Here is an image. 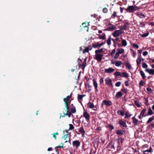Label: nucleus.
Segmentation results:
<instances>
[{
	"label": "nucleus",
	"mask_w": 154,
	"mask_h": 154,
	"mask_svg": "<svg viewBox=\"0 0 154 154\" xmlns=\"http://www.w3.org/2000/svg\"><path fill=\"white\" fill-rule=\"evenodd\" d=\"M132 51H133L132 56L134 57H136V54H136V52L134 51L132 49Z\"/></svg>",
	"instance_id": "56"
},
{
	"label": "nucleus",
	"mask_w": 154,
	"mask_h": 154,
	"mask_svg": "<svg viewBox=\"0 0 154 154\" xmlns=\"http://www.w3.org/2000/svg\"><path fill=\"white\" fill-rule=\"evenodd\" d=\"M136 6H129L125 9L126 11L129 13H133L136 10Z\"/></svg>",
	"instance_id": "2"
},
{
	"label": "nucleus",
	"mask_w": 154,
	"mask_h": 154,
	"mask_svg": "<svg viewBox=\"0 0 154 154\" xmlns=\"http://www.w3.org/2000/svg\"><path fill=\"white\" fill-rule=\"evenodd\" d=\"M139 71L140 74L142 76L143 79H144L146 78V76L145 75V73L142 70H138Z\"/></svg>",
	"instance_id": "20"
},
{
	"label": "nucleus",
	"mask_w": 154,
	"mask_h": 154,
	"mask_svg": "<svg viewBox=\"0 0 154 154\" xmlns=\"http://www.w3.org/2000/svg\"><path fill=\"white\" fill-rule=\"evenodd\" d=\"M122 62L121 61H117L115 63V65L117 67H119L121 66Z\"/></svg>",
	"instance_id": "27"
},
{
	"label": "nucleus",
	"mask_w": 154,
	"mask_h": 154,
	"mask_svg": "<svg viewBox=\"0 0 154 154\" xmlns=\"http://www.w3.org/2000/svg\"><path fill=\"white\" fill-rule=\"evenodd\" d=\"M125 118H128L130 117L131 115L129 113L128 111H127L125 113Z\"/></svg>",
	"instance_id": "35"
},
{
	"label": "nucleus",
	"mask_w": 154,
	"mask_h": 154,
	"mask_svg": "<svg viewBox=\"0 0 154 154\" xmlns=\"http://www.w3.org/2000/svg\"><path fill=\"white\" fill-rule=\"evenodd\" d=\"M122 44L123 46L125 47L127 45V43L125 40L123 39L122 41Z\"/></svg>",
	"instance_id": "30"
},
{
	"label": "nucleus",
	"mask_w": 154,
	"mask_h": 154,
	"mask_svg": "<svg viewBox=\"0 0 154 154\" xmlns=\"http://www.w3.org/2000/svg\"><path fill=\"white\" fill-rule=\"evenodd\" d=\"M119 56V54L118 52H117L114 58L117 59Z\"/></svg>",
	"instance_id": "50"
},
{
	"label": "nucleus",
	"mask_w": 154,
	"mask_h": 154,
	"mask_svg": "<svg viewBox=\"0 0 154 154\" xmlns=\"http://www.w3.org/2000/svg\"><path fill=\"white\" fill-rule=\"evenodd\" d=\"M132 120L133 121V123L134 124V126L137 125V122H138V121L137 119L134 116L132 117Z\"/></svg>",
	"instance_id": "17"
},
{
	"label": "nucleus",
	"mask_w": 154,
	"mask_h": 154,
	"mask_svg": "<svg viewBox=\"0 0 154 154\" xmlns=\"http://www.w3.org/2000/svg\"><path fill=\"white\" fill-rule=\"evenodd\" d=\"M107 43L108 45H110L111 44V40L110 38H109L107 41Z\"/></svg>",
	"instance_id": "60"
},
{
	"label": "nucleus",
	"mask_w": 154,
	"mask_h": 154,
	"mask_svg": "<svg viewBox=\"0 0 154 154\" xmlns=\"http://www.w3.org/2000/svg\"><path fill=\"white\" fill-rule=\"evenodd\" d=\"M93 86L94 87V89H95V92H98V84L96 80L93 79Z\"/></svg>",
	"instance_id": "9"
},
{
	"label": "nucleus",
	"mask_w": 154,
	"mask_h": 154,
	"mask_svg": "<svg viewBox=\"0 0 154 154\" xmlns=\"http://www.w3.org/2000/svg\"><path fill=\"white\" fill-rule=\"evenodd\" d=\"M133 47L138 49L139 48V46L137 44H134L132 45Z\"/></svg>",
	"instance_id": "55"
},
{
	"label": "nucleus",
	"mask_w": 154,
	"mask_h": 154,
	"mask_svg": "<svg viewBox=\"0 0 154 154\" xmlns=\"http://www.w3.org/2000/svg\"><path fill=\"white\" fill-rule=\"evenodd\" d=\"M92 49V47L91 46H89L86 48L84 50H83V53L85 54L86 52H88L89 50H91Z\"/></svg>",
	"instance_id": "12"
},
{
	"label": "nucleus",
	"mask_w": 154,
	"mask_h": 154,
	"mask_svg": "<svg viewBox=\"0 0 154 154\" xmlns=\"http://www.w3.org/2000/svg\"><path fill=\"white\" fill-rule=\"evenodd\" d=\"M116 28L115 25L109 23L107 25L106 31H112L115 30Z\"/></svg>",
	"instance_id": "4"
},
{
	"label": "nucleus",
	"mask_w": 154,
	"mask_h": 154,
	"mask_svg": "<svg viewBox=\"0 0 154 154\" xmlns=\"http://www.w3.org/2000/svg\"><path fill=\"white\" fill-rule=\"evenodd\" d=\"M116 17H118L117 13L116 12H114L111 17V19H114Z\"/></svg>",
	"instance_id": "33"
},
{
	"label": "nucleus",
	"mask_w": 154,
	"mask_h": 154,
	"mask_svg": "<svg viewBox=\"0 0 154 154\" xmlns=\"http://www.w3.org/2000/svg\"><path fill=\"white\" fill-rule=\"evenodd\" d=\"M78 99L79 100H82L83 97L82 95L78 94Z\"/></svg>",
	"instance_id": "53"
},
{
	"label": "nucleus",
	"mask_w": 154,
	"mask_h": 154,
	"mask_svg": "<svg viewBox=\"0 0 154 154\" xmlns=\"http://www.w3.org/2000/svg\"><path fill=\"white\" fill-rule=\"evenodd\" d=\"M115 51H115V49H113L112 51L111 52V56H112L113 54L115 53Z\"/></svg>",
	"instance_id": "62"
},
{
	"label": "nucleus",
	"mask_w": 154,
	"mask_h": 154,
	"mask_svg": "<svg viewBox=\"0 0 154 154\" xmlns=\"http://www.w3.org/2000/svg\"><path fill=\"white\" fill-rule=\"evenodd\" d=\"M79 132L81 134L82 136L84 135L85 134V131L83 126L81 127L79 129Z\"/></svg>",
	"instance_id": "15"
},
{
	"label": "nucleus",
	"mask_w": 154,
	"mask_h": 154,
	"mask_svg": "<svg viewBox=\"0 0 154 154\" xmlns=\"http://www.w3.org/2000/svg\"><path fill=\"white\" fill-rule=\"evenodd\" d=\"M148 112H147L148 114L147 115H146L144 116H146L148 115H151L153 114H154V112H153L152 110V109H151V108L150 107L148 108Z\"/></svg>",
	"instance_id": "18"
},
{
	"label": "nucleus",
	"mask_w": 154,
	"mask_h": 154,
	"mask_svg": "<svg viewBox=\"0 0 154 154\" xmlns=\"http://www.w3.org/2000/svg\"><path fill=\"white\" fill-rule=\"evenodd\" d=\"M119 124L120 125L124 127H127V124L124 121H122V120H120L119 122Z\"/></svg>",
	"instance_id": "22"
},
{
	"label": "nucleus",
	"mask_w": 154,
	"mask_h": 154,
	"mask_svg": "<svg viewBox=\"0 0 154 154\" xmlns=\"http://www.w3.org/2000/svg\"><path fill=\"white\" fill-rule=\"evenodd\" d=\"M146 90L147 91L149 92V93L152 92V89L149 87H148L146 88Z\"/></svg>",
	"instance_id": "52"
},
{
	"label": "nucleus",
	"mask_w": 154,
	"mask_h": 154,
	"mask_svg": "<svg viewBox=\"0 0 154 154\" xmlns=\"http://www.w3.org/2000/svg\"><path fill=\"white\" fill-rule=\"evenodd\" d=\"M144 82L142 80H141L139 84V86H143L144 85Z\"/></svg>",
	"instance_id": "51"
},
{
	"label": "nucleus",
	"mask_w": 154,
	"mask_h": 154,
	"mask_svg": "<svg viewBox=\"0 0 154 154\" xmlns=\"http://www.w3.org/2000/svg\"><path fill=\"white\" fill-rule=\"evenodd\" d=\"M71 95L70 94V95L68 96L66 98H65L63 99V100L65 102V107L66 108V114H65V115L68 116L69 117L71 116V112H69L68 111L69 110V108L68 107V102L71 97Z\"/></svg>",
	"instance_id": "1"
},
{
	"label": "nucleus",
	"mask_w": 154,
	"mask_h": 154,
	"mask_svg": "<svg viewBox=\"0 0 154 154\" xmlns=\"http://www.w3.org/2000/svg\"><path fill=\"white\" fill-rule=\"evenodd\" d=\"M124 141V139L122 138H120L118 139L119 142H120L121 144H122L123 141Z\"/></svg>",
	"instance_id": "48"
},
{
	"label": "nucleus",
	"mask_w": 154,
	"mask_h": 154,
	"mask_svg": "<svg viewBox=\"0 0 154 154\" xmlns=\"http://www.w3.org/2000/svg\"><path fill=\"white\" fill-rule=\"evenodd\" d=\"M145 71L150 75H154V69H145Z\"/></svg>",
	"instance_id": "11"
},
{
	"label": "nucleus",
	"mask_w": 154,
	"mask_h": 154,
	"mask_svg": "<svg viewBox=\"0 0 154 154\" xmlns=\"http://www.w3.org/2000/svg\"><path fill=\"white\" fill-rule=\"evenodd\" d=\"M121 77H125L126 78H128V74L127 72H122L121 73Z\"/></svg>",
	"instance_id": "21"
},
{
	"label": "nucleus",
	"mask_w": 154,
	"mask_h": 154,
	"mask_svg": "<svg viewBox=\"0 0 154 154\" xmlns=\"http://www.w3.org/2000/svg\"><path fill=\"white\" fill-rule=\"evenodd\" d=\"M52 135H53V136L54 137V138L56 140V135H59V134L57 132L56 133H55L52 134Z\"/></svg>",
	"instance_id": "41"
},
{
	"label": "nucleus",
	"mask_w": 154,
	"mask_h": 154,
	"mask_svg": "<svg viewBox=\"0 0 154 154\" xmlns=\"http://www.w3.org/2000/svg\"><path fill=\"white\" fill-rule=\"evenodd\" d=\"M112 104V103L111 102L109 101H107L106 100V106H110Z\"/></svg>",
	"instance_id": "57"
},
{
	"label": "nucleus",
	"mask_w": 154,
	"mask_h": 154,
	"mask_svg": "<svg viewBox=\"0 0 154 154\" xmlns=\"http://www.w3.org/2000/svg\"><path fill=\"white\" fill-rule=\"evenodd\" d=\"M117 50L120 54L123 53L124 52V50L122 48H118Z\"/></svg>",
	"instance_id": "31"
},
{
	"label": "nucleus",
	"mask_w": 154,
	"mask_h": 154,
	"mask_svg": "<svg viewBox=\"0 0 154 154\" xmlns=\"http://www.w3.org/2000/svg\"><path fill=\"white\" fill-rule=\"evenodd\" d=\"M123 94L121 93L120 91H119L116 94V97L117 98H119L120 97H122Z\"/></svg>",
	"instance_id": "28"
},
{
	"label": "nucleus",
	"mask_w": 154,
	"mask_h": 154,
	"mask_svg": "<svg viewBox=\"0 0 154 154\" xmlns=\"http://www.w3.org/2000/svg\"><path fill=\"white\" fill-rule=\"evenodd\" d=\"M152 151V148L151 147H150V148L149 149H147L145 150V152H151Z\"/></svg>",
	"instance_id": "61"
},
{
	"label": "nucleus",
	"mask_w": 154,
	"mask_h": 154,
	"mask_svg": "<svg viewBox=\"0 0 154 154\" xmlns=\"http://www.w3.org/2000/svg\"><path fill=\"white\" fill-rule=\"evenodd\" d=\"M70 135L68 133L66 134V135L64 136V138L65 140H66L65 141V142H67L68 141H69Z\"/></svg>",
	"instance_id": "16"
},
{
	"label": "nucleus",
	"mask_w": 154,
	"mask_h": 154,
	"mask_svg": "<svg viewBox=\"0 0 154 154\" xmlns=\"http://www.w3.org/2000/svg\"><path fill=\"white\" fill-rule=\"evenodd\" d=\"M121 84V82L120 81H119L118 82H117L116 84H115V86H116L117 87H119Z\"/></svg>",
	"instance_id": "54"
},
{
	"label": "nucleus",
	"mask_w": 154,
	"mask_h": 154,
	"mask_svg": "<svg viewBox=\"0 0 154 154\" xmlns=\"http://www.w3.org/2000/svg\"><path fill=\"white\" fill-rule=\"evenodd\" d=\"M99 38L100 39H105V34L103 33V35H99Z\"/></svg>",
	"instance_id": "39"
},
{
	"label": "nucleus",
	"mask_w": 154,
	"mask_h": 154,
	"mask_svg": "<svg viewBox=\"0 0 154 154\" xmlns=\"http://www.w3.org/2000/svg\"><path fill=\"white\" fill-rule=\"evenodd\" d=\"M136 61H137V65H139L140 64V63L141 61V58H140V57H138L136 60Z\"/></svg>",
	"instance_id": "38"
},
{
	"label": "nucleus",
	"mask_w": 154,
	"mask_h": 154,
	"mask_svg": "<svg viewBox=\"0 0 154 154\" xmlns=\"http://www.w3.org/2000/svg\"><path fill=\"white\" fill-rule=\"evenodd\" d=\"M125 85L127 87H128L129 86L128 84V81H126L125 82Z\"/></svg>",
	"instance_id": "63"
},
{
	"label": "nucleus",
	"mask_w": 154,
	"mask_h": 154,
	"mask_svg": "<svg viewBox=\"0 0 154 154\" xmlns=\"http://www.w3.org/2000/svg\"><path fill=\"white\" fill-rule=\"evenodd\" d=\"M123 32L124 31L121 30H116L113 33V35L115 37H117L122 34Z\"/></svg>",
	"instance_id": "5"
},
{
	"label": "nucleus",
	"mask_w": 154,
	"mask_h": 154,
	"mask_svg": "<svg viewBox=\"0 0 154 154\" xmlns=\"http://www.w3.org/2000/svg\"><path fill=\"white\" fill-rule=\"evenodd\" d=\"M117 113L119 115H120L122 116H123L124 115V112L122 110H119L117 111Z\"/></svg>",
	"instance_id": "32"
},
{
	"label": "nucleus",
	"mask_w": 154,
	"mask_h": 154,
	"mask_svg": "<svg viewBox=\"0 0 154 154\" xmlns=\"http://www.w3.org/2000/svg\"><path fill=\"white\" fill-rule=\"evenodd\" d=\"M136 15L140 18H143L145 17V16L141 12H137L136 13Z\"/></svg>",
	"instance_id": "14"
},
{
	"label": "nucleus",
	"mask_w": 154,
	"mask_h": 154,
	"mask_svg": "<svg viewBox=\"0 0 154 154\" xmlns=\"http://www.w3.org/2000/svg\"><path fill=\"white\" fill-rule=\"evenodd\" d=\"M149 34V33L148 32H147L146 33H145V34H143L142 35H141V36L143 37H145L148 36Z\"/></svg>",
	"instance_id": "45"
},
{
	"label": "nucleus",
	"mask_w": 154,
	"mask_h": 154,
	"mask_svg": "<svg viewBox=\"0 0 154 154\" xmlns=\"http://www.w3.org/2000/svg\"><path fill=\"white\" fill-rule=\"evenodd\" d=\"M69 130H72L74 128V127L73 126V125L72 124H70L69 125Z\"/></svg>",
	"instance_id": "43"
},
{
	"label": "nucleus",
	"mask_w": 154,
	"mask_h": 154,
	"mask_svg": "<svg viewBox=\"0 0 154 154\" xmlns=\"http://www.w3.org/2000/svg\"><path fill=\"white\" fill-rule=\"evenodd\" d=\"M143 55H144V56H146L147 55V54H148V52L147 51H144L143 53Z\"/></svg>",
	"instance_id": "64"
},
{
	"label": "nucleus",
	"mask_w": 154,
	"mask_h": 154,
	"mask_svg": "<svg viewBox=\"0 0 154 154\" xmlns=\"http://www.w3.org/2000/svg\"><path fill=\"white\" fill-rule=\"evenodd\" d=\"M125 66L127 68H128L129 69H130V70L131 69L132 67H131V64L128 62L126 63Z\"/></svg>",
	"instance_id": "29"
},
{
	"label": "nucleus",
	"mask_w": 154,
	"mask_h": 154,
	"mask_svg": "<svg viewBox=\"0 0 154 154\" xmlns=\"http://www.w3.org/2000/svg\"><path fill=\"white\" fill-rule=\"evenodd\" d=\"M103 48H102L100 49L96 50L95 51V54H100L103 51Z\"/></svg>",
	"instance_id": "37"
},
{
	"label": "nucleus",
	"mask_w": 154,
	"mask_h": 154,
	"mask_svg": "<svg viewBox=\"0 0 154 154\" xmlns=\"http://www.w3.org/2000/svg\"><path fill=\"white\" fill-rule=\"evenodd\" d=\"M146 112V109H143L142 111L140 113V115H141L142 116H143Z\"/></svg>",
	"instance_id": "42"
},
{
	"label": "nucleus",
	"mask_w": 154,
	"mask_h": 154,
	"mask_svg": "<svg viewBox=\"0 0 154 154\" xmlns=\"http://www.w3.org/2000/svg\"><path fill=\"white\" fill-rule=\"evenodd\" d=\"M79 66L83 70H84L85 67L86 66V61L85 60H84L82 64L79 63Z\"/></svg>",
	"instance_id": "13"
},
{
	"label": "nucleus",
	"mask_w": 154,
	"mask_h": 154,
	"mask_svg": "<svg viewBox=\"0 0 154 154\" xmlns=\"http://www.w3.org/2000/svg\"><path fill=\"white\" fill-rule=\"evenodd\" d=\"M88 106L90 108H93L94 107V105L93 103L91 102H89L88 103Z\"/></svg>",
	"instance_id": "40"
},
{
	"label": "nucleus",
	"mask_w": 154,
	"mask_h": 154,
	"mask_svg": "<svg viewBox=\"0 0 154 154\" xmlns=\"http://www.w3.org/2000/svg\"><path fill=\"white\" fill-rule=\"evenodd\" d=\"M83 116L86 119L87 122H88L90 121V116L89 113L86 111L84 112Z\"/></svg>",
	"instance_id": "8"
},
{
	"label": "nucleus",
	"mask_w": 154,
	"mask_h": 154,
	"mask_svg": "<svg viewBox=\"0 0 154 154\" xmlns=\"http://www.w3.org/2000/svg\"><path fill=\"white\" fill-rule=\"evenodd\" d=\"M115 71V69L112 68L110 67L108 69H106V73H111Z\"/></svg>",
	"instance_id": "25"
},
{
	"label": "nucleus",
	"mask_w": 154,
	"mask_h": 154,
	"mask_svg": "<svg viewBox=\"0 0 154 154\" xmlns=\"http://www.w3.org/2000/svg\"><path fill=\"white\" fill-rule=\"evenodd\" d=\"M106 127L107 128H109V130L111 131L114 129V128L113 126L111 125H109L108 126H106Z\"/></svg>",
	"instance_id": "34"
},
{
	"label": "nucleus",
	"mask_w": 154,
	"mask_h": 154,
	"mask_svg": "<svg viewBox=\"0 0 154 154\" xmlns=\"http://www.w3.org/2000/svg\"><path fill=\"white\" fill-rule=\"evenodd\" d=\"M154 120V116H152V117H150L148 120L146 122V124H148Z\"/></svg>",
	"instance_id": "26"
},
{
	"label": "nucleus",
	"mask_w": 154,
	"mask_h": 154,
	"mask_svg": "<svg viewBox=\"0 0 154 154\" xmlns=\"http://www.w3.org/2000/svg\"><path fill=\"white\" fill-rule=\"evenodd\" d=\"M106 148L108 149V150L113 151L115 149L114 146V143L112 141H110L109 143L106 146Z\"/></svg>",
	"instance_id": "3"
},
{
	"label": "nucleus",
	"mask_w": 154,
	"mask_h": 154,
	"mask_svg": "<svg viewBox=\"0 0 154 154\" xmlns=\"http://www.w3.org/2000/svg\"><path fill=\"white\" fill-rule=\"evenodd\" d=\"M129 24L128 23H126L122 26V28L123 30H125L128 28Z\"/></svg>",
	"instance_id": "23"
},
{
	"label": "nucleus",
	"mask_w": 154,
	"mask_h": 154,
	"mask_svg": "<svg viewBox=\"0 0 154 154\" xmlns=\"http://www.w3.org/2000/svg\"><path fill=\"white\" fill-rule=\"evenodd\" d=\"M104 106H106V100H104L102 104V106L103 107Z\"/></svg>",
	"instance_id": "59"
},
{
	"label": "nucleus",
	"mask_w": 154,
	"mask_h": 154,
	"mask_svg": "<svg viewBox=\"0 0 154 154\" xmlns=\"http://www.w3.org/2000/svg\"><path fill=\"white\" fill-rule=\"evenodd\" d=\"M115 77L120 76L121 77V73L119 72L116 71L114 73Z\"/></svg>",
	"instance_id": "36"
},
{
	"label": "nucleus",
	"mask_w": 154,
	"mask_h": 154,
	"mask_svg": "<svg viewBox=\"0 0 154 154\" xmlns=\"http://www.w3.org/2000/svg\"><path fill=\"white\" fill-rule=\"evenodd\" d=\"M121 91L122 92H124L125 94H126L127 93V89H125V88H122L121 89Z\"/></svg>",
	"instance_id": "58"
},
{
	"label": "nucleus",
	"mask_w": 154,
	"mask_h": 154,
	"mask_svg": "<svg viewBox=\"0 0 154 154\" xmlns=\"http://www.w3.org/2000/svg\"><path fill=\"white\" fill-rule=\"evenodd\" d=\"M103 56V55L100 54H96L94 58L97 60L98 61H100L102 59Z\"/></svg>",
	"instance_id": "6"
},
{
	"label": "nucleus",
	"mask_w": 154,
	"mask_h": 154,
	"mask_svg": "<svg viewBox=\"0 0 154 154\" xmlns=\"http://www.w3.org/2000/svg\"><path fill=\"white\" fill-rule=\"evenodd\" d=\"M72 144L73 146H75L77 148L80 146V143L79 141L76 140L73 141Z\"/></svg>",
	"instance_id": "10"
},
{
	"label": "nucleus",
	"mask_w": 154,
	"mask_h": 154,
	"mask_svg": "<svg viewBox=\"0 0 154 154\" xmlns=\"http://www.w3.org/2000/svg\"><path fill=\"white\" fill-rule=\"evenodd\" d=\"M105 44V42H102L101 43H99L98 42L97 43H93L92 44V47L94 48H99L101 46Z\"/></svg>",
	"instance_id": "7"
},
{
	"label": "nucleus",
	"mask_w": 154,
	"mask_h": 154,
	"mask_svg": "<svg viewBox=\"0 0 154 154\" xmlns=\"http://www.w3.org/2000/svg\"><path fill=\"white\" fill-rule=\"evenodd\" d=\"M106 85H109L110 87H113L111 79H109L108 80H106Z\"/></svg>",
	"instance_id": "19"
},
{
	"label": "nucleus",
	"mask_w": 154,
	"mask_h": 154,
	"mask_svg": "<svg viewBox=\"0 0 154 154\" xmlns=\"http://www.w3.org/2000/svg\"><path fill=\"white\" fill-rule=\"evenodd\" d=\"M116 133L117 134L122 135L124 134V131L122 130H118L116 131Z\"/></svg>",
	"instance_id": "24"
},
{
	"label": "nucleus",
	"mask_w": 154,
	"mask_h": 154,
	"mask_svg": "<svg viewBox=\"0 0 154 154\" xmlns=\"http://www.w3.org/2000/svg\"><path fill=\"white\" fill-rule=\"evenodd\" d=\"M142 67L143 68H145L146 69L148 67V66L147 64L145 63H143L142 64Z\"/></svg>",
	"instance_id": "46"
},
{
	"label": "nucleus",
	"mask_w": 154,
	"mask_h": 154,
	"mask_svg": "<svg viewBox=\"0 0 154 154\" xmlns=\"http://www.w3.org/2000/svg\"><path fill=\"white\" fill-rule=\"evenodd\" d=\"M134 103L137 107H139L140 106V105L138 102L137 101V100L135 101Z\"/></svg>",
	"instance_id": "49"
},
{
	"label": "nucleus",
	"mask_w": 154,
	"mask_h": 154,
	"mask_svg": "<svg viewBox=\"0 0 154 154\" xmlns=\"http://www.w3.org/2000/svg\"><path fill=\"white\" fill-rule=\"evenodd\" d=\"M76 112V110L75 109V107L72 108L71 109V112L72 113H75Z\"/></svg>",
	"instance_id": "44"
},
{
	"label": "nucleus",
	"mask_w": 154,
	"mask_h": 154,
	"mask_svg": "<svg viewBox=\"0 0 154 154\" xmlns=\"http://www.w3.org/2000/svg\"><path fill=\"white\" fill-rule=\"evenodd\" d=\"M145 102L144 103L145 104L146 106H148L149 104L148 103V100L147 98H145Z\"/></svg>",
	"instance_id": "47"
}]
</instances>
